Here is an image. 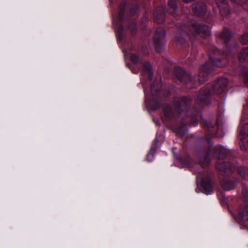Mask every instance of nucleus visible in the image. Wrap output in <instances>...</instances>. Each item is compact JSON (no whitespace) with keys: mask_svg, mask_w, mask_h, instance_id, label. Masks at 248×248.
Returning a JSON list of instances; mask_svg holds the SVG:
<instances>
[{"mask_svg":"<svg viewBox=\"0 0 248 248\" xmlns=\"http://www.w3.org/2000/svg\"><path fill=\"white\" fill-rule=\"evenodd\" d=\"M150 156H152V155L150 153L148 154L147 155L146 159L148 161H151V160L148 159V157Z\"/></svg>","mask_w":248,"mask_h":248,"instance_id":"nucleus-29","label":"nucleus"},{"mask_svg":"<svg viewBox=\"0 0 248 248\" xmlns=\"http://www.w3.org/2000/svg\"><path fill=\"white\" fill-rule=\"evenodd\" d=\"M161 87V78H158L151 85L150 93H148L145 91H144L145 101L150 104L153 109H156L160 105Z\"/></svg>","mask_w":248,"mask_h":248,"instance_id":"nucleus-5","label":"nucleus"},{"mask_svg":"<svg viewBox=\"0 0 248 248\" xmlns=\"http://www.w3.org/2000/svg\"><path fill=\"white\" fill-rule=\"evenodd\" d=\"M238 59L241 62H248V47L241 51L238 55Z\"/></svg>","mask_w":248,"mask_h":248,"instance_id":"nucleus-23","label":"nucleus"},{"mask_svg":"<svg viewBox=\"0 0 248 248\" xmlns=\"http://www.w3.org/2000/svg\"><path fill=\"white\" fill-rule=\"evenodd\" d=\"M126 30L131 33V35L136 34L137 31V28L135 22L129 20Z\"/></svg>","mask_w":248,"mask_h":248,"instance_id":"nucleus-22","label":"nucleus"},{"mask_svg":"<svg viewBox=\"0 0 248 248\" xmlns=\"http://www.w3.org/2000/svg\"><path fill=\"white\" fill-rule=\"evenodd\" d=\"M178 30L175 37L178 42L181 43V36H188L190 38L195 37L196 35L205 38L211 35V32L209 28L203 24L196 22L192 20L186 24L184 23L178 26Z\"/></svg>","mask_w":248,"mask_h":248,"instance_id":"nucleus-4","label":"nucleus"},{"mask_svg":"<svg viewBox=\"0 0 248 248\" xmlns=\"http://www.w3.org/2000/svg\"><path fill=\"white\" fill-rule=\"evenodd\" d=\"M138 7L136 5H133L130 8V14L133 16L137 11Z\"/></svg>","mask_w":248,"mask_h":248,"instance_id":"nucleus-27","label":"nucleus"},{"mask_svg":"<svg viewBox=\"0 0 248 248\" xmlns=\"http://www.w3.org/2000/svg\"><path fill=\"white\" fill-rule=\"evenodd\" d=\"M182 0L185 2H190L192 1H193V0Z\"/></svg>","mask_w":248,"mask_h":248,"instance_id":"nucleus-30","label":"nucleus"},{"mask_svg":"<svg viewBox=\"0 0 248 248\" xmlns=\"http://www.w3.org/2000/svg\"><path fill=\"white\" fill-rule=\"evenodd\" d=\"M180 162L185 166L188 167L189 168L190 170L191 171H193V173H198L199 171L194 170L195 167L197 165L196 164H193V160L190 157H187L186 158H179Z\"/></svg>","mask_w":248,"mask_h":248,"instance_id":"nucleus-19","label":"nucleus"},{"mask_svg":"<svg viewBox=\"0 0 248 248\" xmlns=\"http://www.w3.org/2000/svg\"><path fill=\"white\" fill-rule=\"evenodd\" d=\"M210 85H207L200 90L197 98V103L201 106L206 105L211 102V91Z\"/></svg>","mask_w":248,"mask_h":248,"instance_id":"nucleus-12","label":"nucleus"},{"mask_svg":"<svg viewBox=\"0 0 248 248\" xmlns=\"http://www.w3.org/2000/svg\"><path fill=\"white\" fill-rule=\"evenodd\" d=\"M202 124L204 130L208 133V134L214 136H217V130L219 127L218 119L217 120L216 124L215 125L211 123L207 122L206 121L203 122L202 123Z\"/></svg>","mask_w":248,"mask_h":248,"instance_id":"nucleus-15","label":"nucleus"},{"mask_svg":"<svg viewBox=\"0 0 248 248\" xmlns=\"http://www.w3.org/2000/svg\"><path fill=\"white\" fill-rule=\"evenodd\" d=\"M228 84V81L227 78H219L215 82L213 87V91L216 94H221L226 91Z\"/></svg>","mask_w":248,"mask_h":248,"instance_id":"nucleus-13","label":"nucleus"},{"mask_svg":"<svg viewBox=\"0 0 248 248\" xmlns=\"http://www.w3.org/2000/svg\"><path fill=\"white\" fill-rule=\"evenodd\" d=\"M242 75L244 78L245 85L248 87V67L242 68Z\"/></svg>","mask_w":248,"mask_h":248,"instance_id":"nucleus-24","label":"nucleus"},{"mask_svg":"<svg viewBox=\"0 0 248 248\" xmlns=\"http://www.w3.org/2000/svg\"><path fill=\"white\" fill-rule=\"evenodd\" d=\"M157 140L156 138H155V141H156V140Z\"/></svg>","mask_w":248,"mask_h":248,"instance_id":"nucleus-31","label":"nucleus"},{"mask_svg":"<svg viewBox=\"0 0 248 248\" xmlns=\"http://www.w3.org/2000/svg\"><path fill=\"white\" fill-rule=\"evenodd\" d=\"M233 151L227 150L222 146L210 147L198 154V161L202 168L206 167L210 163L211 158L215 157L218 159L216 163V169L220 174L224 176L232 175L237 169L238 173L241 177L248 180V168L245 167H238L234 162L222 161L225 157L232 160L234 156Z\"/></svg>","mask_w":248,"mask_h":248,"instance_id":"nucleus-1","label":"nucleus"},{"mask_svg":"<svg viewBox=\"0 0 248 248\" xmlns=\"http://www.w3.org/2000/svg\"><path fill=\"white\" fill-rule=\"evenodd\" d=\"M217 7L219 9L221 16L228 17L230 14V8L227 0H215Z\"/></svg>","mask_w":248,"mask_h":248,"instance_id":"nucleus-14","label":"nucleus"},{"mask_svg":"<svg viewBox=\"0 0 248 248\" xmlns=\"http://www.w3.org/2000/svg\"><path fill=\"white\" fill-rule=\"evenodd\" d=\"M130 57L131 61L141 69V74L145 75L149 80H151L153 72L150 63L148 62H143L138 55L133 53L130 54Z\"/></svg>","mask_w":248,"mask_h":248,"instance_id":"nucleus-7","label":"nucleus"},{"mask_svg":"<svg viewBox=\"0 0 248 248\" xmlns=\"http://www.w3.org/2000/svg\"><path fill=\"white\" fill-rule=\"evenodd\" d=\"M126 2L123 0L119 5V18L116 23L115 29L118 34L119 38L122 37L124 28L123 25L124 21V9Z\"/></svg>","mask_w":248,"mask_h":248,"instance_id":"nucleus-11","label":"nucleus"},{"mask_svg":"<svg viewBox=\"0 0 248 248\" xmlns=\"http://www.w3.org/2000/svg\"><path fill=\"white\" fill-rule=\"evenodd\" d=\"M237 182L228 179H223L220 182V185L223 189L229 191L234 188L237 185Z\"/></svg>","mask_w":248,"mask_h":248,"instance_id":"nucleus-18","label":"nucleus"},{"mask_svg":"<svg viewBox=\"0 0 248 248\" xmlns=\"http://www.w3.org/2000/svg\"><path fill=\"white\" fill-rule=\"evenodd\" d=\"M240 41L243 45L248 44V33H244L240 38Z\"/></svg>","mask_w":248,"mask_h":248,"instance_id":"nucleus-26","label":"nucleus"},{"mask_svg":"<svg viewBox=\"0 0 248 248\" xmlns=\"http://www.w3.org/2000/svg\"><path fill=\"white\" fill-rule=\"evenodd\" d=\"M166 32L163 28H158L153 37V42L156 51L160 52L165 43Z\"/></svg>","mask_w":248,"mask_h":248,"instance_id":"nucleus-10","label":"nucleus"},{"mask_svg":"<svg viewBox=\"0 0 248 248\" xmlns=\"http://www.w3.org/2000/svg\"><path fill=\"white\" fill-rule=\"evenodd\" d=\"M156 21L158 24H162L165 19L164 11L162 7H158L154 14Z\"/></svg>","mask_w":248,"mask_h":248,"instance_id":"nucleus-20","label":"nucleus"},{"mask_svg":"<svg viewBox=\"0 0 248 248\" xmlns=\"http://www.w3.org/2000/svg\"><path fill=\"white\" fill-rule=\"evenodd\" d=\"M177 6L176 0H169L168 12L171 15L175 14Z\"/></svg>","mask_w":248,"mask_h":248,"instance_id":"nucleus-21","label":"nucleus"},{"mask_svg":"<svg viewBox=\"0 0 248 248\" xmlns=\"http://www.w3.org/2000/svg\"><path fill=\"white\" fill-rule=\"evenodd\" d=\"M234 219L244 228L248 229V205H241L237 216L232 214Z\"/></svg>","mask_w":248,"mask_h":248,"instance_id":"nucleus-9","label":"nucleus"},{"mask_svg":"<svg viewBox=\"0 0 248 248\" xmlns=\"http://www.w3.org/2000/svg\"><path fill=\"white\" fill-rule=\"evenodd\" d=\"M177 78L181 82H184L187 88H191L195 85V78H191L189 73L186 72L182 68L177 67L174 70Z\"/></svg>","mask_w":248,"mask_h":248,"instance_id":"nucleus-8","label":"nucleus"},{"mask_svg":"<svg viewBox=\"0 0 248 248\" xmlns=\"http://www.w3.org/2000/svg\"><path fill=\"white\" fill-rule=\"evenodd\" d=\"M192 10L193 13L197 16H203L207 13L206 5L202 2L192 4Z\"/></svg>","mask_w":248,"mask_h":248,"instance_id":"nucleus-16","label":"nucleus"},{"mask_svg":"<svg viewBox=\"0 0 248 248\" xmlns=\"http://www.w3.org/2000/svg\"><path fill=\"white\" fill-rule=\"evenodd\" d=\"M220 202L222 206L224 207L226 206L227 207H228L225 197H222L221 198H220Z\"/></svg>","mask_w":248,"mask_h":248,"instance_id":"nucleus-28","label":"nucleus"},{"mask_svg":"<svg viewBox=\"0 0 248 248\" xmlns=\"http://www.w3.org/2000/svg\"><path fill=\"white\" fill-rule=\"evenodd\" d=\"M192 100L188 97H176L174 98V108L170 105H166L163 109L165 118L171 120L175 116H177V121H181V124L173 128V131L177 134L183 136L186 132V125L195 126L198 122L197 110L191 108Z\"/></svg>","mask_w":248,"mask_h":248,"instance_id":"nucleus-2","label":"nucleus"},{"mask_svg":"<svg viewBox=\"0 0 248 248\" xmlns=\"http://www.w3.org/2000/svg\"><path fill=\"white\" fill-rule=\"evenodd\" d=\"M201 186L203 189V192L207 195L212 193L213 185L211 179L209 177H204L201 180Z\"/></svg>","mask_w":248,"mask_h":248,"instance_id":"nucleus-17","label":"nucleus"},{"mask_svg":"<svg viewBox=\"0 0 248 248\" xmlns=\"http://www.w3.org/2000/svg\"><path fill=\"white\" fill-rule=\"evenodd\" d=\"M240 126L239 132V138L241 141L240 148L242 151H248V102L243 106Z\"/></svg>","mask_w":248,"mask_h":248,"instance_id":"nucleus-6","label":"nucleus"},{"mask_svg":"<svg viewBox=\"0 0 248 248\" xmlns=\"http://www.w3.org/2000/svg\"><path fill=\"white\" fill-rule=\"evenodd\" d=\"M217 36L226 44L227 50L222 52L216 47H213L209 54L210 60L205 62L200 69V72L198 81L202 83L205 81L209 73L212 71L213 67H222L225 65L226 63L222 62L220 58H218L223 55L225 58H228L230 56H233L237 50V46L235 41L232 39V32L228 29H224L223 31L218 33Z\"/></svg>","mask_w":248,"mask_h":248,"instance_id":"nucleus-3","label":"nucleus"},{"mask_svg":"<svg viewBox=\"0 0 248 248\" xmlns=\"http://www.w3.org/2000/svg\"><path fill=\"white\" fill-rule=\"evenodd\" d=\"M242 194L244 200L248 202V187L246 185H243L242 186Z\"/></svg>","mask_w":248,"mask_h":248,"instance_id":"nucleus-25","label":"nucleus"}]
</instances>
